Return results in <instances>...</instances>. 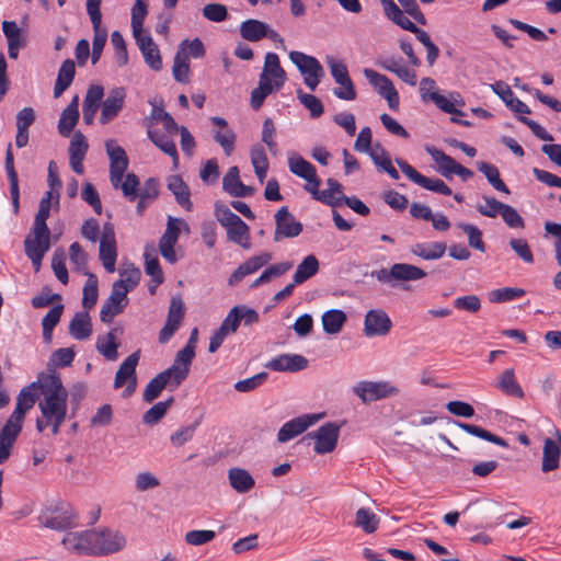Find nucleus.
Instances as JSON below:
<instances>
[{
    "label": "nucleus",
    "mask_w": 561,
    "mask_h": 561,
    "mask_svg": "<svg viewBox=\"0 0 561 561\" xmlns=\"http://www.w3.org/2000/svg\"><path fill=\"white\" fill-rule=\"evenodd\" d=\"M150 117L154 121L162 122L164 129L169 135H174L179 131V126L170 113L165 112L162 106L152 104Z\"/></svg>",
    "instance_id": "53"
},
{
    "label": "nucleus",
    "mask_w": 561,
    "mask_h": 561,
    "mask_svg": "<svg viewBox=\"0 0 561 561\" xmlns=\"http://www.w3.org/2000/svg\"><path fill=\"white\" fill-rule=\"evenodd\" d=\"M525 295V290L522 288H512L505 287L500 289H494L489 294V300L491 302H504L513 300L517 297H522Z\"/></svg>",
    "instance_id": "59"
},
{
    "label": "nucleus",
    "mask_w": 561,
    "mask_h": 561,
    "mask_svg": "<svg viewBox=\"0 0 561 561\" xmlns=\"http://www.w3.org/2000/svg\"><path fill=\"white\" fill-rule=\"evenodd\" d=\"M275 242H279L283 238H295L302 231V224L295 219L286 206L280 207L275 214Z\"/></svg>",
    "instance_id": "14"
},
{
    "label": "nucleus",
    "mask_w": 561,
    "mask_h": 561,
    "mask_svg": "<svg viewBox=\"0 0 561 561\" xmlns=\"http://www.w3.org/2000/svg\"><path fill=\"white\" fill-rule=\"evenodd\" d=\"M364 76L377 93L386 99L388 106L392 111H397L399 108L400 99L392 81L387 76L368 68L364 69Z\"/></svg>",
    "instance_id": "9"
},
{
    "label": "nucleus",
    "mask_w": 561,
    "mask_h": 561,
    "mask_svg": "<svg viewBox=\"0 0 561 561\" xmlns=\"http://www.w3.org/2000/svg\"><path fill=\"white\" fill-rule=\"evenodd\" d=\"M117 259L116 244H100V260L106 272L114 273Z\"/></svg>",
    "instance_id": "58"
},
{
    "label": "nucleus",
    "mask_w": 561,
    "mask_h": 561,
    "mask_svg": "<svg viewBox=\"0 0 561 561\" xmlns=\"http://www.w3.org/2000/svg\"><path fill=\"white\" fill-rule=\"evenodd\" d=\"M289 59L296 65L302 76L321 72V70H323L317 58L301 51H290Z\"/></svg>",
    "instance_id": "33"
},
{
    "label": "nucleus",
    "mask_w": 561,
    "mask_h": 561,
    "mask_svg": "<svg viewBox=\"0 0 561 561\" xmlns=\"http://www.w3.org/2000/svg\"><path fill=\"white\" fill-rule=\"evenodd\" d=\"M111 42L115 49L117 65L125 66L128 61V53L123 35L118 31H114L111 35Z\"/></svg>",
    "instance_id": "61"
},
{
    "label": "nucleus",
    "mask_w": 561,
    "mask_h": 561,
    "mask_svg": "<svg viewBox=\"0 0 561 561\" xmlns=\"http://www.w3.org/2000/svg\"><path fill=\"white\" fill-rule=\"evenodd\" d=\"M354 393L364 402L396 397L400 389L390 381H360L353 387Z\"/></svg>",
    "instance_id": "4"
},
{
    "label": "nucleus",
    "mask_w": 561,
    "mask_h": 561,
    "mask_svg": "<svg viewBox=\"0 0 561 561\" xmlns=\"http://www.w3.org/2000/svg\"><path fill=\"white\" fill-rule=\"evenodd\" d=\"M142 56L145 62L154 71L162 68V59L160 50L150 35H140L134 37Z\"/></svg>",
    "instance_id": "23"
},
{
    "label": "nucleus",
    "mask_w": 561,
    "mask_h": 561,
    "mask_svg": "<svg viewBox=\"0 0 561 561\" xmlns=\"http://www.w3.org/2000/svg\"><path fill=\"white\" fill-rule=\"evenodd\" d=\"M21 431L22 426L9 419L0 430V465L4 463L10 458Z\"/></svg>",
    "instance_id": "21"
},
{
    "label": "nucleus",
    "mask_w": 561,
    "mask_h": 561,
    "mask_svg": "<svg viewBox=\"0 0 561 561\" xmlns=\"http://www.w3.org/2000/svg\"><path fill=\"white\" fill-rule=\"evenodd\" d=\"M122 278L115 283H121L122 287L127 289V294L131 291L139 283L141 273L138 267L130 265L128 268L121 272Z\"/></svg>",
    "instance_id": "62"
},
{
    "label": "nucleus",
    "mask_w": 561,
    "mask_h": 561,
    "mask_svg": "<svg viewBox=\"0 0 561 561\" xmlns=\"http://www.w3.org/2000/svg\"><path fill=\"white\" fill-rule=\"evenodd\" d=\"M394 24L405 31L415 34L416 38L424 45V47L433 43L427 32L417 27L410 19L405 16V14L403 15V18H400Z\"/></svg>",
    "instance_id": "60"
},
{
    "label": "nucleus",
    "mask_w": 561,
    "mask_h": 561,
    "mask_svg": "<svg viewBox=\"0 0 561 561\" xmlns=\"http://www.w3.org/2000/svg\"><path fill=\"white\" fill-rule=\"evenodd\" d=\"M458 227L468 236V242L471 248L481 252L485 251L482 233L478 227L465 222L458 224Z\"/></svg>",
    "instance_id": "55"
},
{
    "label": "nucleus",
    "mask_w": 561,
    "mask_h": 561,
    "mask_svg": "<svg viewBox=\"0 0 561 561\" xmlns=\"http://www.w3.org/2000/svg\"><path fill=\"white\" fill-rule=\"evenodd\" d=\"M227 239L241 248L249 250L251 248L250 242V229L249 226L241 219L232 226L226 228Z\"/></svg>",
    "instance_id": "37"
},
{
    "label": "nucleus",
    "mask_w": 561,
    "mask_h": 561,
    "mask_svg": "<svg viewBox=\"0 0 561 561\" xmlns=\"http://www.w3.org/2000/svg\"><path fill=\"white\" fill-rule=\"evenodd\" d=\"M560 447L551 438L545 440L542 455V471L548 472L554 470L559 466Z\"/></svg>",
    "instance_id": "42"
},
{
    "label": "nucleus",
    "mask_w": 561,
    "mask_h": 561,
    "mask_svg": "<svg viewBox=\"0 0 561 561\" xmlns=\"http://www.w3.org/2000/svg\"><path fill=\"white\" fill-rule=\"evenodd\" d=\"M76 75V65L73 60L66 59L57 75V79L54 87V96L59 98L72 83Z\"/></svg>",
    "instance_id": "28"
},
{
    "label": "nucleus",
    "mask_w": 561,
    "mask_h": 561,
    "mask_svg": "<svg viewBox=\"0 0 561 561\" xmlns=\"http://www.w3.org/2000/svg\"><path fill=\"white\" fill-rule=\"evenodd\" d=\"M106 153L110 159V181L118 182L128 168V157L123 147L118 146L115 139L105 141Z\"/></svg>",
    "instance_id": "16"
},
{
    "label": "nucleus",
    "mask_w": 561,
    "mask_h": 561,
    "mask_svg": "<svg viewBox=\"0 0 561 561\" xmlns=\"http://www.w3.org/2000/svg\"><path fill=\"white\" fill-rule=\"evenodd\" d=\"M478 170L484 174L488 182L499 192H503L505 194L510 193L506 184L501 180L499 169L491 163L488 162H479Z\"/></svg>",
    "instance_id": "47"
},
{
    "label": "nucleus",
    "mask_w": 561,
    "mask_h": 561,
    "mask_svg": "<svg viewBox=\"0 0 561 561\" xmlns=\"http://www.w3.org/2000/svg\"><path fill=\"white\" fill-rule=\"evenodd\" d=\"M370 276L391 288L408 289L409 287L405 286V283L424 278L426 272L412 264L396 263L389 268L382 267L373 271Z\"/></svg>",
    "instance_id": "2"
},
{
    "label": "nucleus",
    "mask_w": 561,
    "mask_h": 561,
    "mask_svg": "<svg viewBox=\"0 0 561 561\" xmlns=\"http://www.w3.org/2000/svg\"><path fill=\"white\" fill-rule=\"evenodd\" d=\"M482 201H483V204L479 203L477 205V209L481 215H483L485 217H490V218L496 217L497 215L501 214V210L504 207L503 203L499 202L497 199H495L494 197H491V196H486V195L482 196Z\"/></svg>",
    "instance_id": "57"
},
{
    "label": "nucleus",
    "mask_w": 561,
    "mask_h": 561,
    "mask_svg": "<svg viewBox=\"0 0 561 561\" xmlns=\"http://www.w3.org/2000/svg\"><path fill=\"white\" fill-rule=\"evenodd\" d=\"M149 139L164 153L178 158L175 144L170 137L161 131L148 129Z\"/></svg>",
    "instance_id": "51"
},
{
    "label": "nucleus",
    "mask_w": 561,
    "mask_h": 561,
    "mask_svg": "<svg viewBox=\"0 0 561 561\" xmlns=\"http://www.w3.org/2000/svg\"><path fill=\"white\" fill-rule=\"evenodd\" d=\"M125 98L126 92L122 87L114 88L108 92L106 99L102 103V112L100 116V122L102 124H107L118 115L124 106Z\"/></svg>",
    "instance_id": "19"
},
{
    "label": "nucleus",
    "mask_w": 561,
    "mask_h": 561,
    "mask_svg": "<svg viewBox=\"0 0 561 561\" xmlns=\"http://www.w3.org/2000/svg\"><path fill=\"white\" fill-rule=\"evenodd\" d=\"M427 153L432 157L435 163L438 165V172L446 179H451L453 174L456 173L458 162L455 161L450 156L444 151L434 148L426 147Z\"/></svg>",
    "instance_id": "30"
},
{
    "label": "nucleus",
    "mask_w": 561,
    "mask_h": 561,
    "mask_svg": "<svg viewBox=\"0 0 561 561\" xmlns=\"http://www.w3.org/2000/svg\"><path fill=\"white\" fill-rule=\"evenodd\" d=\"M267 25L265 22L249 19L241 23L240 34L247 41L257 42L266 36Z\"/></svg>",
    "instance_id": "36"
},
{
    "label": "nucleus",
    "mask_w": 561,
    "mask_h": 561,
    "mask_svg": "<svg viewBox=\"0 0 561 561\" xmlns=\"http://www.w3.org/2000/svg\"><path fill=\"white\" fill-rule=\"evenodd\" d=\"M278 90L274 83L260 77L259 85L251 92L252 108L257 111L263 105L266 96Z\"/></svg>",
    "instance_id": "45"
},
{
    "label": "nucleus",
    "mask_w": 561,
    "mask_h": 561,
    "mask_svg": "<svg viewBox=\"0 0 561 561\" xmlns=\"http://www.w3.org/2000/svg\"><path fill=\"white\" fill-rule=\"evenodd\" d=\"M324 416V413H309L291 419L279 428L277 433V440L284 444L294 439L298 435L305 433L309 427L318 423Z\"/></svg>",
    "instance_id": "7"
},
{
    "label": "nucleus",
    "mask_w": 561,
    "mask_h": 561,
    "mask_svg": "<svg viewBox=\"0 0 561 561\" xmlns=\"http://www.w3.org/2000/svg\"><path fill=\"white\" fill-rule=\"evenodd\" d=\"M261 78L268 80L276 85V89H282L286 81V72L282 68L279 58L274 53H267L264 60V67L260 75Z\"/></svg>",
    "instance_id": "24"
},
{
    "label": "nucleus",
    "mask_w": 561,
    "mask_h": 561,
    "mask_svg": "<svg viewBox=\"0 0 561 561\" xmlns=\"http://www.w3.org/2000/svg\"><path fill=\"white\" fill-rule=\"evenodd\" d=\"M39 383L37 385L33 382L32 385L24 387L16 398L15 409L9 416V420L23 427L25 414L34 407L35 402L39 398Z\"/></svg>",
    "instance_id": "13"
},
{
    "label": "nucleus",
    "mask_w": 561,
    "mask_h": 561,
    "mask_svg": "<svg viewBox=\"0 0 561 561\" xmlns=\"http://www.w3.org/2000/svg\"><path fill=\"white\" fill-rule=\"evenodd\" d=\"M341 425L335 422H327L317 431L307 434V438L313 439V450L317 455L332 453L339 442Z\"/></svg>",
    "instance_id": "5"
},
{
    "label": "nucleus",
    "mask_w": 561,
    "mask_h": 561,
    "mask_svg": "<svg viewBox=\"0 0 561 561\" xmlns=\"http://www.w3.org/2000/svg\"><path fill=\"white\" fill-rule=\"evenodd\" d=\"M444 242L416 243L412 245L411 253L424 260L440 259L446 252Z\"/></svg>",
    "instance_id": "39"
},
{
    "label": "nucleus",
    "mask_w": 561,
    "mask_h": 561,
    "mask_svg": "<svg viewBox=\"0 0 561 561\" xmlns=\"http://www.w3.org/2000/svg\"><path fill=\"white\" fill-rule=\"evenodd\" d=\"M38 520L46 528L62 531L77 526L78 514L71 506L60 504L44 508Z\"/></svg>",
    "instance_id": "3"
},
{
    "label": "nucleus",
    "mask_w": 561,
    "mask_h": 561,
    "mask_svg": "<svg viewBox=\"0 0 561 561\" xmlns=\"http://www.w3.org/2000/svg\"><path fill=\"white\" fill-rule=\"evenodd\" d=\"M172 72L178 82L187 83L190 81L188 54H184L183 49L178 50L174 56Z\"/></svg>",
    "instance_id": "44"
},
{
    "label": "nucleus",
    "mask_w": 561,
    "mask_h": 561,
    "mask_svg": "<svg viewBox=\"0 0 561 561\" xmlns=\"http://www.w3.org/2000/svg\"><path fill=\"white\" fill-rule=\"evenodd\" d=\"M96 350L108 360H115L118 356L117 348L119 344L116 342L115 330H111L105 337H99L96 341Z\"/></svg>",
    "instance_id": "43"
},
{
    "label": "nucleus",
    "mask_w": 561,
    "mask_h": 561,
    "mask_svg": "<svg viewBox=\"0 0 561 561\" xmlns=\"http://www.w3.org/2000/svg\"><path fill=\"white\" fill-rule=\"evenodd\" d=\"M321 180L319 179L313 185H305V190L311 194V196L322 204H325L331 207H337L343 204V196L333 193L329 188L320 191Z\"/></svg>",
    "instance_id": "34"
},
{
    "label": "nucleus",
    "mask_w": 561,
    "mask_h": 561,
    "mask_svg": "<svg viewBox=\"0 0 561 561\" xmlns=\"http://www.w3.org/2000/svg\"><path fill=\"white\" fill-rule=\"evenodd\" d=\"M379 517L367 507H360L355 515V525L366 534H373L378 529Z\"/></svg>",
    "instance_id": "40"
},
{
    "label": "nucleus",
    "mask_w": 561,
    "mask_h": 561,
    "mask_svg": "<svg viewBox=\"0 0 561 561\" xmlns=\"http://www.w3.org/2000/svg\"><path fill=\"white\" fill-rule=\"evenodd\" d=\"M228 481L230 486L240 494L250 492L255 485L251 473L240 467H232L228 470Z\"/></svg>",
    "instance_id": "26"
},
{
    "label": "nucleus",
    "mask_w": 561,
    "mask_h": 561,
    "mask_svg": "<svg viewBox=\"0 0 561 561\" xmlns=\"http://www.w3.org/2000/svg\"><path fill=\"white\" fill-rule=\"evenodd\" d=\"M456 424L470 435L493 443L501 447H507V443L500 436L473 424L456 422Z\"/></svg>",
    "instance_id": "46"
},
{
    "label": "nucleus",
    "mask_w": 561,
    "mask_h": 561,
    "mask_svg": "<svg viewBox=\"0 0 561 561\" xmlns=\"http://www.w3.org/2000/svg\"><path fill=\"white\" fill-rule=\"evenodd\" d=\"M99 290H98V279L94 275H90L85 285L83 287V298L82 306L84 309H92L98 301Z\"/></svg>",
    "instance_id": "54"
},
{
    "label": "nucleus",
    "mask_w": 561,
    "mask_h": 561,
    "mask_svg": "<svg viewBox=\"0 0 561 561\" xmlns=\"http://www.w3.org/2000/svg\"><path fill=\"white\" fill-rule=\"evenodd\" d=\"M96 531L83 530V531H68L61 543L65 548L77 554H96Z\"/></svg>",
    "instance_id": "8"
},
{
    "label": "nucleus",
    "mask_w": 561,
    "mask_h": 561,
    "mask_svg": "<svg viewBox=\"0 0 561 561\" xmlns=\"http://www.w3.org/2000/svg\"><path fill=\"white\" fill-rule=\"evenodd\" d=\"M396 163L412 182L420 185L421 187L442 195H451L450 187L440 179L424 176L401 158L396 159Z\"/></svg>",
    "instance_id": "10"
},
{
    "label": "nucleus",
    "mask_w": 561,
    "mask_h": 561,
    "mask_svg": "<svg viewBox=\"0 0 561 561\" xmlns=\"http://www.w3.org/2000/svg\"><path fill=\"white\" fill-rule=\"evenodd\" d=\"M145 257V271L146 273L152 277V280L160 285L163 282V273L159 264V260L157 255L154 254V249H148L146 248V251L144 253Z\"/></svg>",
    "instance_id": "49"
},
{
    "label": "nucleus",
    "mask_w": 561,
    "mask_h": 561,
    "mask_svg": "<svg viewBox=\"0 0 561 561\" xmlns=\"http://www.w3.org/2000/svg\"><path fill=\"white\" fill-rule=\"evenodd\" d=\"M493 91L508 105L512 110L519 113V119L523 123H526V104L514 98V93L510 89V87L503 82H495L492 84Z\"/></svg>",
    "instance_id": "29"
},
{
    "label": "nucleus",
    "mask_w": 561,
    "mask_h": 561,
    "mask_svg": "<svg viewBox=\"0 0 561 561\" xmlns=\"http://www.w3.org/2000/svg\"><path fill=\"white\" fill-rule=\"evenodd\" d=\"M168 188L173 193L179 205L186 210L192 209L193 205L190 198V188L179 175H172L169 178Z\"/></svg>",
    "instance_id": "32"
},
{
    "label": "nucleus",
    "mask_w": 561,
    "mask_h": 561,
    "mask_svg": "<svg viewBox=\"0 0 561 561\" xmlns=\"http://www.w3.org/2000/svg\"><path fill=\"white\" fill-rule=\"evenodd\" d=\"M79 119V113L65 108L58 122V131L61 136L68 137Z\"/></svg>",
    "instance_id": "56"
},
{
    "label": "nucleus",
    "mask_w": 561,
    "mask_h": 561,
    "mask_svg": "<svg viewBox=\"0 0 561 561\" xmlns=\"http://www.w3.org/2000/svg\"><path fill=\"white\" fill-rule=\"evenodd\" d=\"M272 260V254L268 252L255 255L240 264L238 268L231 274L228 284L233 286L241 282L247 275L253 274L267 264Z\"/></svg>",
    "instance_id": "22"
},
{
    "label": "nucleus",
    "mask_w": 561,
    "mask_h": 561,
    "mask_svg": "<svg viewBox=\"0 0 561 561\" xmlns=\"http://www.w3.org/2000/svg\"><path fill=\"white\" fill-rule=\"evenodd\" d=\"M24 248L25 252L32 253L34 250L35 252L39 251L42 254H45L50 248V238L34 234L27 236L24 240Z\"/></svg>",
    "instance_id": "63"
},
{
    "label": "nucleus",
    "mask_w": 561,
    "mask_h": 561,
    "mask_svg": "<svg viewBox=\"0 0 561 561\" xmlns=\"http://www.w3.org/2000/svg\"><path fill=\"white\" fill-rule=\"evenodd\" d=\"M320 268L319 260L314 254L307 255L297 266L293 276L294 284L300 285L312 276H314Z\"/></svg>",
    "instance_id": "31"
},
{
    "label": "nucleus",
    "mask_w": 561,
    "mask_h": 561,
    "mask_svg": "<svg viewBox=\"0 0 561 561\" xmlns=\"http://www.w3.org/2000/svg\"><path fill=\"white\" fill-rule=\"evenodd\" d=\"M89 145L81 131L75 133L69 145V163L73 172L81 175L84 173L83 160L88 152Z\"/></svg>",
    "instance_id": "20"
},
{
    "label": "nucleus",
    "mask_w": 561,
    "mask_h": 561,
    "mask_svg": "<svg viewBox=\"0 0 561 561\" xmlns=\"http://www.w3.org/2000/svg\"><path fill=\"white\" fill-rule=\"evenodd\" d=\"M347 320L346 313L340 309H330L322 317L323 331L328 334H337Z\"/></svg>",
    "instance_id": "35"
},
{
    "label": "nucleus",
    "mask_w": 561,
    "mask_h": 561,
    "mask_svg": "<svg viewBox=\"0 0 561 561\" xmlns=\"http://www.w3.org/2000/svg\"><path fill=\"white\" fill-rule=\"evenodd\" d=\"M148 13V5L145 0H136L131 8L133 35L140 36L144 32V21Z\"/></svg>",
    "instance_id": "48"
},
{
    "label": "nucleus",
    "mask_w": 561,
    "mask_h": 561,
    "mask_svg": "<svg viewBox=\"0 0 561 561\" xmlns=\"http://www.w3.org/2000/svg\"><path fill=\"white\" fill-rule=\"evenodd\" d=\"M41 394L38 408L43 419L51 421V433L57 435L67 415L68 391L58 375H46L39 379Z\"/></svg>",
    "instance_id": "1"
},
{
    "label": "nucleus",
    "mask_w": 561,
    "mask_h": 561,
    "mask_svg": "<svg viewBox=\"0 0 561 561\" xmlns=\"http://www.w3.org/2000/svg\"><path fill=\"white\" fill-rule=\"evenodd\" d=\"M308 359L300 354H280L270 359L265 367L273 371L297 373L308 367Z\"/></svg>",
    "instance_id": "17"
},
{
    "label": "nucleus",
    "mask_w": 561,
    "mask_h": 561,
    "mask_svg": "<svg viewBox=\"0 0 561 561\" xmlns=\"http://www.w3.org/2000/svg\"><path fill=\"white\" fill-rule=\"evenodd\" d=\"M173 402V397H170L165 401L156 403L142 415V422L147 425L157 424L165 415Z\"/></svg>",
    "instance_id": "50"
},
{
    "label": "nucleus",
    "mask_w": 561,
    "mask_h": 561,
    "mask_svg": "<svg viewBox=\"0 0 561 561\" xmlns=\"http://www.w3.org/2000/svg\"><path fill=\"white\" fill-rule=\"evenodd\" d=\"M392 328V321L382 309H370L365 314L364 334L367 337L385 336Z\"/></svg>",
    "instance_id": "15"
},
{
    "label": "nucleus",
    "mask_w": 561,
    "mask_h": 561,
    "mask_svg": "<svg viewBox=\"0 0 561 561\" xmlns=\"http://www.w3.org/2000/svg\"><path fill=\"white\" fill-rule=\"evenodd\" d=\"M127 289L121 283H114L108 298L103 302L100 311V319L110 323L114 317L121 314L128 305Z\"/></svg>",
    "instance_id": "11"
},
{
    "label": "nucleus",
    "mask_w": 561,
    "mask_h": 561,
    "mask_svg": "<svg viewBox=\"0 0 561 561\" xmlns=\"http://www.w3.org/2000/svg\"><path fill=\"white\" fill-rule=\"evenodd\" d=\"M140 358V351L131 353L119 366L115 374L114 389H119L126 385L123 397H130L137 387L136 367Z\"/></svg>",
    "instance_id": "6"
},
{
    "label": "nucleus",
    "mask_w": 561,
    "mask_h": 561,
    "mask_svg": "<svg viewBox=\"0 0 561 561\" xmlns=\"http://www.w3.org/2000/svg\"><path fill=\"white\" fill-rule=\"evenodd\" d=\"M115 190L121 188L125 198L129 202L135 201L138 197L139 192V179L135 173H127L124 176H119L118 182H111Z\"/></svg>",
    "instance_id": "38"
},
{
    "label": "nucleus",
    "mask_w": 561,
    "mask_h": 561,
    "mask_svg": "<svg viewBox=\"0 0 561 561\" xmlns=\"http://www.w3.org/2000/svg\"><path fill=\"white\" fill-rule=\"evenodd\" d=\"M298 99L301 104L310 111L311 117L317 118L322 115L323 104L317 96L299 91Z\"/></svg>",
    "instance_id": "64"
},
{
    "label": "nucleus",
    "mask_w": 561,
    "mask_h": 561,
    "mask_svg": "<svg viewBox=\"0 0 561 561\" xmlns=\"http://www.w3.org/2000/svg\"><path fill=\"white\" fill-rule=\"evenodd\" d=\"M497 387L507 396L522 399L524 397V390L522 386L516 381L514 370L512 368L504 370L501 374Z\"/></svg>",
    "instance_id": "41"
},
{
    "label": "nucleus",
    "mask_w": 561,
    "mask_h": 561,
    "mask_svg": "<svg viewBox=\"0 0 561 561\" xmlns=\"http://www.w3.org/2000/svg\"><path fill=\"white\" fill-rule=\"evenodd\" d=\"M165 378L167 374L159 373L148 382L142 394L146 402L150 403L160 396L161 391L169 383Z\"/></svg>",
    "instance_id": "52"
},
{
    "label": "nucleus",
    "mask_w": 561,
    "mask_h": 561,
    "mask_svg": "<svg viewBox=\"0 0 561 561\" xmlns=\"http://www.w3.org/2000/svg\"><path fill=\"white\" fill-rule=\"evenodd\" d=\"M69 333L78 341H83L90 337L92 333V323L88 311L77 312L75 314L69 323Z\"/></svg>",
    "instance_id": "27"
},
{
    "label": "nucleus",
    "mask_w": 561,
    "mask_h": 561,
    "mask_svg": "<svg viewBox=\"0 0 561 561\" xmlns=\"http://www.w3.org/2000/svg\"><path fill=\"white\" fill-rule=\"evenodd\" d=\"M182 225H185L182 219L169 217L165 231L159 240L161 255L172 264L178 261L174 245L178 242Z\"/></svg>",
    "instance_id": "12"
},
{
    "label": "nucleus",
    "mask_w": 561,
    "mask_h": 561,
    "mask_svg": "<svg viewBox=\"0 0 561 561\" xmlns=\"http://www.w3.org/2000/svg\"><path fill=\"white\" fill-rule=\"evenodd\" d=\"M288 168L293 174L307 181L306 185H313L319 180L314 165L299 154L288 157Z\"/></svg>",
    "instance_id": "25"
},
{
    "label": "nucleus",
    "mask_w": 561,
    "mask_h": 561,
    "mask_svg": "<svg viewBox=\"0 0 561 561\" xmlns=\"http://www.w3.org/2000/svg\"><path fill=\"white\" fill-rule=\"evenodd\" d=\"M96 554H108L122 550L126 546V538L117 530L105 529L96 533Z\"/></svg>",
    "instance_id": "18"
}]
</instances>
